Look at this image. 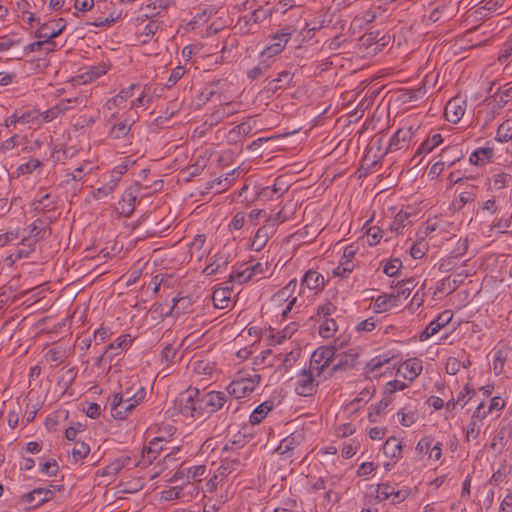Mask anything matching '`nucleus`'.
I'll return each mask as SVG.
<instances>
[{
    "instance_id": "nucleus-1",
    "label": "nucleus",
    "mask_w": 512,
    "mask_h": 512,
    "mask_svg": "<svg viewBox=\"0 0 512 512\" xmlns=\"http://www.w3.org/2000/svg\"><path fill=\"white\" fill-rule=\"evenodd\" d=\"M177 411L185 417L201 418L226 407L229 413L233 400L229 399L225 391H209L202 393L198 388L189 387L181 392L174 401Z\"/></svg>"
},
{
    "instance_id": "nucleus-36",
    "label": "nucleus",
    "mask_w": 512,
    "mask_h": 512,
    "mask_svg": "<svg viewBox=\"0 0 512 512\" xmlns=\"http://www.w3.org/2000/svg\"><path fill=\"white\" fill-rule=\"evenodd\" d=\"M187 471H186V480L188 481L187 485L185 487H191L193 488V490H195V486L194 484H190V480H197L199 479L200 477H202L205 472H206V466L205 465H197V466H192V467H189V468H186Z\"/></svg>"
},
{
    "instance_id": "nucleus-8",
    "label": "nucleus",
    "mask_w": 512,
    "mask_h": 512,
    "mask_svg": "<svg viewBox=\"0 0 512 512\" xmlns=\"http://www.w3.org/2000/svg\"><path fill=\"white\" fill-rule=\"evenodd\" d=\"M240 441H232L231 445L226 444L222 449L223 461L217 472L221 478H224L235 471L240 466V460L238 458L229 459V451L234 450V447L239 446Z\"/></svg>"
},
{
    "instance_id": "nucleus-45",
    "label": "nucleus",
    "mask_w": 512,
    "mask_h": 512,
    "mask_svg": "<svg viewBox=\"0 0 512 512\" xmlns=\"http://www.w3.org/2000/svg\"><path fill=\"white\" fill-rule=\"evenodd\" d=\"M409 217L410 214L408 212L400 211L399 213H397L393 223L390 226L391 230L398 232L400 229L407 226L410 223Z\"/></svg>"
},
{
    "instance_id": "nucleus-46",
    "label": "nucleus",
    "mask_w": 512,
    "mask_h": 512,
    "mask_svg": "<svg viewBox=\"0 0 512 512\" xmlns=\"http://www.w3.org/2000/svg\"><path fill=\"white\" fill-rule=\"evenodd\" d=\"M42 162L38 159H31L29 160L28 162L24 163V164H21L18 168H17V173L19 175H25V174H31L33 173L36 169L42 167Z\"/></svg>"
},
{
    "instance_id": "nucleus-63",
    "label": "nucleus",
    "mask_w": 512,
    "mask_h": 512,
    "mask_svg": "<svg viewBox=\"0 0 512 512\" xmlns=\"http://www.w3.org/2000/svg\"><path fill=\"white\" fill-rule=\"evenodd\" d=\"M426 94V87L420 86L416 89L410 90L407 93L404 94L406 101H416L418 99H421Z\"/></svg>"
},
{
    "instance_id": "nucleus-42",
    "label": "nucleus",
    "mask_w": 512,
    "mask_h": 512,
    "mask_svg": "<svg viewBox=\"0 0 512 512\" xmlns=\"http://www.w3.org/2000/svg\"><path fill=\"white\" fill-rule=\"evenodd\" d=\"M392 357L388 355H378L372 358L366 365L367 372L373 373L378 371L384 364L388 363Z\"/></svg>"
},
{
    "instance_id": "nucleus-56",
    "label": "nucleus",
    "mask_w": 512,
    "mask_h": 512,
    "mask_svg": "<svg viewBox=\"0 0 512 512\" xmlns=\"http://www.w3.org/2000/svg\"><path fill=\"white\" fill-rule=\"evenodd\" d=\"M367 240L370 246L377 245L382 238V230L379 227H370L367 232Z\"/></svg>"
},
{
    "instance_id": "nucleus-40",
    "label": "nucleus",
    "mask_w": 512,
    "mask_h": 512,
    "mask_svg": "<svg viewBox=\"0 0 512 512\" xmlns=\"http://www.w3.org/2000/svg\"><path fill=\"white\" fill-rule=\"evenodd\" d=\"M448 152V148L443 149L441 154L439 155L440 159L430 167L428 176H430L432 179L437 178L443 172L444 167L446 165V161H444L443 158L445 157V154H447Z\"/></svg>"
},
{
    "instance_id": "nucleus-34",
    "label": "nucleus",
    "mask_w": 512,
    "mask_h": 512,
    "mask_svg": "<svg viewBox=\"0 0 512 512\" xmlns=\"http://www.w3.org/2000/svg\"><path fill=\"white\" fill-rule=\"evenodd\" d=\"M443 142L441 134H434L432 137L426 139L418 148L417 154H426L431 152L435 147Z\"/></svg>"
},
{
    "instance_id": "nucleus-57",
    "label": "nucleus",
    "mask_w": 512,
    "mask_h": 512,
    "mask_svg": "<svg viewBox=\"0 0 512 512\" xmlns=\"http://www.w3.org/2000/svg\"><path fill=\"white\" fill-rule=\"evenodd\" d=\"M392 493H394V486H392L388 483H381L378 485L377 497L380 500L390 499L392 496Z\"/></svg>"
},
{
    "instance_id": "nucleus-61",
    "label": "nucleus",
    "mask_w": 512,
    "mask_h": 512,
    "mask_svg": "<svg viewBox=\"0 0 512 512\" xmlns=\"http://www.w3.org/2000/svg\"><path fill=\"white\" fill-rule=\"evenodd\" d=\"M276 192V199L280 198L285 192L288 191L289 185H287L284 181L283 176H279L275 179V183L272 186Z\"/></svg>"
},
{
    "instance_id": "nucleus-12",
    "label": "nucleus",
    "mask_w": 512,
    "mask_h": 512,
    "mask_svg": "<svg viewBox=\"0 0 512 512\" xmlns=\"http://www.w3.org/2000/svg\"><path fill=\"white\" fill-rule=\"evenodd\" d=\"M54 497V490L49 488L39 487L35 488L29 493L22 495V502L30 504L33 507H38L45 502L50 501Z\"/></svg>"
},
{
    "instance_id": "nucleus-25",
    "label": "nucleus",
    "mask_w": 512,
    "mask_h": 512,
    "mask_svg": "<svg viewBox=\"0 0 512 512\" xmlns=\"http://www.w3.org/2000/svg\"><path fill=\"white\" fill-rule=\"evenodd\" d=\"M136 85L132 84L127 88L122 89L116 96L110 98L105 103V108L109 111L113 110L116 107H120L124 104L129 98L133 96V90Z\"/></svg>"
},
{
    "instance_id": "nucleus-28",
    "label": "nucleus",
    "mask_w": 512,
    "mask_h": 512,
    "mask_svg": "<svg viewBox=\"0 0 512 512\" xmlns=\"http://www.w3.org/2000/svg\"><path fill=\"white\" fill-rule=\"evenodd\" d=\"M274 402L267 400L257 406L250 415L249 421L252 425L259 424L267 414L273 409Z\"/></svg>"
},
{
    "instance_id": "nucleus-60",
    "label": "nucleus",
    "mask_w": 512,
    "mask_h": 512,
    "mask_svg": "<svg viewBox=\"0 0 512 512\" xmlns=\"http://www.w3.org/2000/svg\"><path fill=\"white\" fill-rule=\"evenodd\" d=\"M176 354L177 349L174 347V345L167 344L161 352V358L166 363H173Z\"/></svg>"
},
{
    "instance_id": "nucleus-7",
    "label": "nucleus",
    "mask_w": 512,
    "mask_h": 512,
    "mask_svg": "<svg viewBox=\"0 0 512 512\" xmlns=\"http://www.w3.org/2000/svg\"><path fill=\"white\" fill-rule=\"evenodd\" d=\"M140 402H142V395H138L133 402L128 403L124 402L123 395H114L111 402L112 416L123 420Z\"/></svg>"
},
{
    "instance_id": "nucleus-29",
    "label": "nucleus",
    "mask_w": 512,
    "mask_h": 512,
    "mask_svg": "<svg viewBox=\"0 0 512 512\" xmlns=\"http://www.w3.org/2000/svg\"><path fill=\"white\" fill-rule=\"evenodd\" d=\"M273 232V229H270L269 225L265 224L264 226L260 227L254 238H253V241H252V248L259 252L260 250H262L264 248V246L266 245L267 241L269 240L270 238V234Z\"/></svg>"
},
{
    "instance_id": "nucleus-9",
    "label": "nucleus",
    "mask_w": 512,
    "mask_h": 512,
    "mask_svg": "<svg viewBox=\"0 0 512 512\" xmlns=\"http://www.w3.org/2000/svg\"><path fill=\"white\" fill-rule=\"evenodd\" d=\"M292 33L288 28H283L272 37V43L266 47L262 55L271 58L283 51Z\"/></svg>"
},
{
    "instance_id": "nucleus-11",
    "label": "nucleus",
    "mask_w": 512,
    "mask_h": 512,
    "mask_svg": "<svg viewBox=\"0 0 512 512\" xmlns=\"http://www.w3.org/2000/svg\"><path fill=\"white\" fill-rule=\"evenodd\" d=\"M466 110V101L457 96L450 99L445 106V117L451 123H458Z\"/></svg>"
},
{
    "instance_id": "nucleus-5",
    "label": "nucleus",
    "mask_w": 512,
    "mask_h": 512,
    "mask_svg": "<svg viewBox=\"0 0 512 512\" xmlns=\"http://www.w3.org/2000/svg\"><path fill=\"white\" fill-rule=\"evenodd\" d=\"M57 30L55 31H48L49 26L48 25H40L38 30L35 32V37L38 39H44V46L42 50L45 51L46 54H49L56 49V42L54 39L58 37L66 26V21L63 18H59L57 20Z\"/></svg>"
},
{
    "instance_id": "nucleus-54",
    "label": "nucleus",
    "mask_w": 512,
    "mask_h": 512,
    "mask_svg": "<svg viewBox=\"0 0 512 512\" xmlns=\"http://www.w3.org/2000/svg\"><path fill=\"white\" fill-rule=\"evenodd\" d=\"M480 433V424L479 421L471 419L466 428V440H475L479 436Z\"/></svg>"
},
{
    "instance_id": "nucleus-17",
    "label": "nucleus",
    "mask_w": 512,
    "mask_h": 512,
    "mask_svg": "<svg viewBox=\"0 0 512 512\" xmlns=\"http://www.w3.org/2000/svg\"><path fill=\"white\" fill-rule=\"evenodd\" d=\"M293 77V73H291L289 70H283L278 74L276 78L270 80L267 83L265 89L267 92L276 93L280 89L289 87Z\"/></svg>"
},
{
    "instance_id": "nucleus-43",
    "label": "nucleus",
    "mask_w": 512,
    "mask_h": 512,
    "mask_svg": "<svg viewBox=\"0 0 512 512\" xmlns=\"http://www.w3.org/2000/svg\"><path fill=\"white\" fill-rule=\"evenodd\" d=\"M336 309L337 308L333 303L326 302L317 308V313L314 318L318 321L330 319V316L335 313Z\"/></svg>"
},
{
    "instance_id": "nucleus-38",
    "label": "nucleus",
    "mask_w": 512,
    "mask_h": 512,
    "mask_svg": "<svg viewBox=\"0 0 512 512\" xmlns=\"http://www.w3.org/2000/svg\"><path fill=\"white\" fill-rule=\"evenodd\" d=\"M132 344V338L129 334H123L119 336L114 342L106 346V349L110 352L112 350H126Z\"/></svg>"
},
{
    "instance_id": "nucleus-50",
    "label": "nucleus",
    "mask_w": 512,
    "mask_h": 512,
    "mask_svg": "<svg viewBox=\"0 0 512 512\" xmlns=\"http://www.w3.org/2000/svg\"><path fill=\"white\" fill-rule=\"evenodd\" d=\"M90 452V447L84 442H76L72 449V456L77 461L85 458Z\"/></svg>"
},
{
    "instance_id": "nucleus-62",
    "label": "nucleus",
    "mask_w": 512,
    "mask_h": 512,
    "mask_svg": "<svg viewBox=\"0 0 512 512\" xmlns=\"http://www.w3.org/2000/svg\"><path fill=\"white\" fill-rule=\"evenodd\" d=\"M185 74V70L183 67L181 66H178L176 68H174L168 78V81L166 83V86L167 87H172L174 86L178 80H180L182 78V76Z\"/></svg>"
},
{
    "instance_id": "nucleus-21",
    "label": "nucleus",
    "mask_w": 512,
    "mask_h": 512,
    "mask_svg": "<svg viewBox=\"0 0 512 512\" xmlns=\"http://www.w3.org/2000/svg\"><path fill=\"white\" fill-rule=\"evenodd\" d=\"M303 440V433H292L280 442L276 452L281 455L292 453L294 449H296L303 442Z\"/></svg>"
},
{
    "instance_id": "nucleus-3",
    "label": "nucleus",
    "mask_w": 512,
    "mask_h": 512,
    "mask_svg": "<svg viewBox=\"0 0 512 512\" xmlns=\"http://www.w3.org/2000/svg\"><path fill=\"white\" fill-rule=\"evenodd\" d=\"M336 349L334 346H323L316 349L310 359V368L320 376L333 361Z\"/></svg>"
},
{
    "instance_id": "nucleus-49",
    "label": "nucleus",
    "mask_w": 512,
    "mask_h": 512,
    "mask_svg": "<svg viewBox=\"0 0 512 512\" xmlns=\"http://www.w3.org/2000/svg\"><path fill=\"white\" fill-rule=\"evenodd\" d=\"M402 267V262L399 258H393L386 262L383 266V272L389 277L395 276L399 269Z\"/></svg>"
},
{
    "instance_id": "nucleus-20",
    "label": "nucleus",
    "mask_w": 512,
    "mask_h": 512,
    "mask_svg": "<svg viewBox=\"0 0 512 512\" xmlns=\"http://www.w3.org/2000/svg\"><path fill=\"white\" fill-rule=\"evenodd\" d=\"M422 364L417 359L406 360L397 370V374L402 375L403 378L413 381L421 372Z\"/></svg>"
},
{
    "instance_id": "nucleus-2",
    "label": "nucleus",
    "mask_w": 512,
    "mask_h": 512,
    "mask_svg": "<svg viewBox=\"0 0 512 512\" xmlns=\"http://www.w3.org/2000/svg\"><path fill=\"white\" fill-rule=\"evenodd\" d=\"M261 376L257 373L249 377H238L234 379L226 388V394L229 399H241L250 395L259 385Z\"/></svg>"
},
{
    "instance_id": "nucleus-48",
    "label": "nucleus",
    "mask_w": 512,
    "mask_h": 512,
    "mask_svg": "<svg viewBox=\"0 0 512 512\" xmlns=\"http://www.w3.org/2000/svg\"><path fill=\"white\" fill-rule=\"evenodd\" d=\"M91 170L92 168L89 167V164L81 165L77 167L73 172L67 173L66 182H69L70 180L81 181L86 174L90 173Z\"/></svg>"
},
{
    "instance_id": "nucleus-16",
    "label": "nucleus",
    "mask_w": 512,
    "mask_h": 512,
    "mask_svg": "<svg viewBox=\"0 0 512 512\" xmlns=\"http://www.w3.org/2000/svg\"><path fill=\"white\" fill-rule=\"evenodd\" d=\"M324 286V276L318 271L308 270L301 280L300 289L301 291L304 288H308L309 290L322 291Z\"/></svg>"
},
{
    "instance_id": "nucleus-31",
    "label": "nucleus",
    "mask_w": 512,
    "mask_h": 512,
    "mask_svg": "<svg viewBox=\"0 0 512 512\" xmlns=\"http://www.w3.org/2000/svg\"><path fill=\"white\" fill-rule=\"evenodd\" d=\"M495 140L501 143L512 140V121L506 120L502 122L496 132Z\"/></svg>"
},
{
    "instance_id": "nucleus-41",
    "label": "nucleus",
    "mask_w": 512,
    "mask_h": 512,
    "mask_svg": "<svg viewBox=\"0 0 512 512\" xmlns=\"http://www.w3.org/2000/svg\"><path fill=\"white\" fill-rule=\"evenodd\" d=\"M212 300L216 308L224 309L230 300L229 292L224 289L216 290L213 292Z\"/></svg>"
},
{
    "instance_id": "nucleus-52",
    "label": "nucleus",
    "mask_w": 512,
    "mask_h": 512,
    "mask_svg": "<svg viewBox=\"0 0 512 512\" xmlns=\"http://www.w3.org/2000/svg\"><path fill=\"white\" fill-rule=\"evenodd\" d=\"M461 282H462L461 279H459V280H457V279L450 280L449 278L443 279V280H441V282L438 286V291L444 292L445 290H448V294H451L458 288V286L460 285Z\"/></svg>"
},
{
    "instance_id": "nucleus-15",
    "label": "nucleus",
    "mask_w": 512,
    "mask_h": 512,
    "mask_svg": "<svg viewBox=\"0 0 512 512\" xmlns=\"http://www.w3.org/2000/svg\"><path fill=\"white\" fill-rule=\"evenodd\" d=\"M269 11L263 9L262 7L255 9L253 12L246 14L239 18L237 26L239 30L243 33H248L250 31L249 26L251 24H256L262 22L269 16Z\"/></svg>"
},
{
    "instance_id": "nucleus-18",
    "label": "nucleus",
    "mask_w": 512,
    "mask_h": 512,
    "mask_svg": "<svg viewBox=\"0 0 512 512\" xmlns=\"http://www.w3.org/2000/svg\"><path fill=\"white\" fill-rule=\"evenodd\" d=\"M103 185L95 190H93L92 197L95 200H102L109 196L117 187L120 181H118L116 178L111 177V174L103 175Z\"/></svg>"
},
{
    "instance_id": "nucleus-30",
    "label": "nucleus",
    "mask_w": 512,
    "mask_h": 512,
    "mask_svg": "<svg viewBox=\"0 0 512 512\" xmlns=\"http://www.w3.org/2000/svg\"><path fill=\"white\" fill-rule=\"evenodd\" d=\"M135 121L129 122V119H125L119 123H113L110 129V134L115 139H121L128 135L131 130V126Z\"/></svg>"
},
{
    "instance_id": "nucleus-6",
    "label": "nucleus",
    "mask_w": 512,
    "mask_h": 512,
    "mask_svg": "<svg viewBox=\"0 0 512 512\" xmlns=\"http://www.w3.org/2000/svg\"><path fill=\"white\" fill-rule=\"evenodd\" d=\"M296 288H297V280L292 279L288 282V284L286 286L281 288L272 297V301L278 305H280L284 302H288L285 309L282 311L283 317H286L288 315V313L292 310L293 306L297 302V297L293 296Z\"/></svg>"
},
{
    "instance_id": "nucleus-59",
    "label": "nucleus",
    "mask_w": 512,
    "mask_h": 512,
    "mask_svg": "<svg viewBox=\"0 0 512 512\" xmlns=\"http://www.w3.org/2000/svg\"><path fill=\"white\" fill-rule=\"evenodd\" d=\"M411 493V490L409 488H402V489H398L396 490L394 488V493H392V496H391V501L393 504H399L401 502H403L404 500H406L409 495Z\"/></svg>"
},
{
    "instance_id": "nucleus-64",
    "label": "nucleus",
    "mask_w": 512,
    "mask_h": 512,
    "mask_svg": "<svg viewBox=\"0 0 512 512\" xmlns=\"http://www.w3.org/2000/svg\"><path fill=\"white\" fill-rule=\"evenodd\" d=\"M500 512H512V488L507 490V494L500 504Z\"/></svg>"
},
{
    "instance_id": "nucleus-39",
    "label": "nucleus",
    "mask_w": 512,
    "mask_h": 512,
    "mask_svg": "<svg viewBox=\"0 0 512 512\" xmlns=\"http://www.w3.org/2000/svg\"><path fill=\"white\" fill-rule=\"evenodd\" d=\"M269 69L270 63H268L267 61H262L248 71L247 77L252 81L258 80L261 77L265 76L268 73Z\"/></svg>"
},
{
    "instance_id": "nucleus-37",
    "label": "nucleus",
    "mask_w": 512,
    "mask_h": 512,
    "mask_svg": "<svg viewBox=\"0 0 512 512\" xmlns=\"http://www.w3.org/2000/svg\"><path fill=\"white\" fill-rule=\"evenodd\" d=\"M252 275L251 271H249L248 267L245 266L244 269H236L232 271L229 275L230 282L243 284L251 280Z\"/></svg>"
},
{
    "instance_id": "nucleus-13",
    "label": "nucleus",
    "mask_w": 512,
    "mask_h": 512,
    "mask_svg": "<svg viewBox=\"0 0 512 512\" xmlns=\"http://www.w3.org/2000/svg\"><path fill=\"white\" fill-rule=\"evenodd\" d=\"M413 135L414 129L412 126L398 129L390 138L386 152H394L405 148Z\"/></svg>"
},
{
    "instance_id": "nucleus-10",
    "label": "nucleus",
    "mask_w": 512,
    "mask_h": 512,
    "mask_svg": "<svg viewBox=\"0 0 512 512\" xmlns=\"http://www.w3.org/2000/svg\"><path fill=\"white\" fill-rule=\"evenodd\" d=\"M164 441L163 437H155L153 438L147 447H145L142 451V459L140 461H134L133 466L137 467L140 464L150 465L157 458L161 451L165 448L162 445Z\"/></svg>"
},
{
    "instance_id": "nucleus-14",
    "label": "nucleus",
    "mask_w": 512,
    "mask_h": 512,
    "mask_svg": "<svg viewBox=\"0 0 512 512\" xmlns=\"http://www.w3.org/2000/svg\"><path fill=\"white\" fill-rule=\"evenodd\" d=\"M237 110L234 107L232 102H228L222 105L217 106L214 111L207 116L205 120V125L213 127L219 124L225 118L235 114Z\"/></svg>"
},
{
    "instance_id": "nucleus-23",
    "label": "nucleus",
    "mask_w": 512,
    "mask_h": 512,
    "mask_svg": "<svg viewBox=\"0 0 512 512\" xmlns=\"http://www.w3.org/2000/svg\"><path fill=\"white\" fill-rule=\"evenodd\" d=\"M134 462L130 456H121L113 460L109 465H107L101 475L102 476H115L118 474L123 468L133 466Z\"/></svg>"
},
{
    "instance_id": "nucleus-51",
    "label": "nucleus",
    "mask_w": 512,
    "mask_h": 512,
    "mask_svg": "<svg viewBox=\"0 0 512 512\" xmlns=\"http://www.w3.org/2000/svg\"><path fill=\"white\" fill-rule=\"evenodd\" d=\"M441 330L440 326L435 322V320H432L425 329L420 333L419 340L420 341H426L431 336L437 334Z\"/></svg>"
},
{
    "instance_id": "nucleus-58",
    "label": "nucleus",
    "mask_w": 512,
    "mask_h": 512,
    "mask_svg": "<svg viewBox=\"0 0 512 512\" xmlns=\"http://www.w3.org/2000/svg\"><path fill=\"white\" fill-rule=\"evenodd\" d=\"M288 219V216L285 215L283 213V211H279L277 212L276 214H274L273 216L270 215L267 220H266V224L269 225L270 229H275V227L280 224V223H283L285 222L286 220Z\"/></svg>"
},
{
    "instance_id": "nucleus-4",
    "label": "nucleus",
    "mask_w": 512,
    "mask_h": 512,
    "mask_svg": "<svg viewBox=\"0 0 512 512\" xmlns=\"http://www.w3.org/2000/svg\"><path fill=\"white\" fill-rule=\"evenodd\" d=\"M313 369L301 370L296 376L295 392L303 397L313 396L317 392L318 382L313 375Z\"/></svg>"
},
{
    "instance_id": "nucleus-27",
    "label": "nucleus",
    "mask_w": 512,
    "mask_h": 512,
    "mask_svg": "<svg viewBox=\"0 0 512 512\" xmlns=\"http://www.w3.org/2000/svg\"><path fill=\"white\" fill-rule=\"evenodd\" d=\"M383 453L391 459H399L402 454L401 441L394 436L389 437L383 445Z\"/></svg>"
},
{
    "instance_id": "nucleus-53",
    "label": "nucleus",
    "mask_w": 512,
    "mask_h": 512,
    "mask_svg": "<svg viewBox=\"0 0 512 512\" xmlns=\"http://www.w3.org/2000/svg\"><path fill=\"white\" fill-rule=\"evenodd\" d=\"M131 164H133V162L129 158H125V160L121 164L117 165L109 174H111V177L120 181L122 175L128 171Z\"/></svg>"
},
{
    "instance_id": "nucleus-35",
    "label": "nucleus",
    "mask_w": 512,
    "mask_h": 512,
    "mask_svg": "<svg viewBox=\"0 0 512 512\" xmlns=\"http://www.w3.org/2000/svg\"><path fill=\"white\" fill-rule=\"evenodd\" d=\"M254 200L270 201L276 198L275 189L272 186L254 187Z\"/></svg>"
},
{
    "instance_id": "nucleus-26",
    "label": "nucleus",
    "mask_w": 512,
    "mask_h": 512,
    "mask_svg": "<svg viewBox=\"0 0 512 512\" xmlns=\"http://www.w3.org/2000/svg\"><path fill=\"white\" fill-rule=\"evenodd\" d=\"M398 306V299L394 293L378 296L374 301V311L382 313Z\"/></svg>"
},
{
    "instance_id": "nucleus-55",
    "label": "nucleus",
    "mask_w": 512,
    "mask_h": 512,
    "mask_svg": "<svg viewBox=\"0 0 512 512\" xmlns=\"http://www.w3.org/2000/svg\"><path fill=\"white\" fill-rule=\"evenodd\" d=\"M505 361H506V357H505L503 351L498 350L494 353L493 370L496 375H499L502 373Z\"/></svg>"
},
{
    "instance_id": "nucleus-33",
    "label": "nucleus",
    "mask_w": 512,
    "mask_h": 512,
    "mask_svg": "<svg viewBox=\"0 0 512 512\" xmlns=\"http://www.w3.org/2000/svg\"><path fill=\"white\" fill-rule=\"evenodd\" d=\"M416 284L413 278L402 280L396 285V293L397 299L400 297L407 298L411 294L412 290L415 288Z\"/></svg>"
},
{
    "instance_id": "nucleus-19",
    "label": "nucleus",
    "mask_w": 512,
    "mask_h": 512,
    "mask_svg": "<svg viewBox=\"0 0 512 512\" xmlns=\"http://www.w3.org/2000/svg\"><path fill=\"white\" fill-rule=\"evenodd\" d=\"M72 103H80L79 99L76 98H67L60 100L56 105L48 109L44 112L43 118L45 121H52L53 119L57 118L60 114L68 111L71 109Z\"/></svg>"
},
{
    "instance_id": "nucleus-44",
    "label": "nucleus",
    "mask_w": 512,
    "mask_h": 512,
    "mask_svg": "<svg viewBox=\"0 0 512 512\" xmlns=\"http://www.w3.org/2000/svg\"><path fill=\"white\" fill-rule=\"evenodd\" d=\"M107 72V69L105 66L99 65V66H93L91 67L86 73H84L81 78L83 79L84 83L86 82H92L99 78L100 76L104 75Z\"/></svg>"
},
{
    "instance_id": "nucleus-32",
    "label": "nucleus",
    "mask_w": 512,
    "mask_h": 512,
    "mask_svg": "<svg viewBox=\"0 0 512 512\" xmlns=\"http://www.w3.org/2000/svg\"><path fill=\"white\" fill-rule=\"evenodd\" d=\"M338 326L336 321L333 318L324 319L319 326L318 332L319 335L325 339L331 338L334 336L337 331Z\"/></svg>"
},
{
    "instance_id": "nucleus-47",
    "label": "nucleus",
    "mask_w": 512,
    "mask_h": 512,
    "mask_svg": "<svg viewBox=\"0 0 512 512\" xmlns=\"http://www.w3.org/2000/svg\"><path fill=\"white\" fill-rule=\"evenodd\" d=\"M185 486H176L161 492V499L171 501L180 499L183 496Z\"/></svg>"
},
{
    "instance_id": "nucleus-22",
    "label": "nucleus",
    "mask_w": 512,
    "mask_h": 512,
    "mask_svg": "<svg viewBox=\"0 0 512 512\" xmlns=\"http://www.w3.org/2000/svg\"><path fill=\"white\" fill-rule=\"evenodd\" d=\"M137 199L136 190L129 188L125 190L119 201L120 213L124 216H130L135 209V201Z\"/></svg>"
},
{
    "instance_id": "nucleus-24",
    "label": "nucleus",
    "mask_w": 512,
    "mask_h": 512,
    "mask_svg": "<svg viewBox=\"0 0 512 512\" xmlns=\"http://www.w3.org/2000/svg\"><path fill=\"white\" fill-rule=\"evenodd\" d=\"M493 157L494 149L492 147L486 146L478 148L474 152H472L469 157V161L474 165L482 166L486 163L491 162Z\"/></svg>"
}]
</instances>
